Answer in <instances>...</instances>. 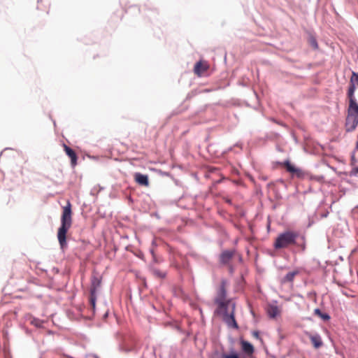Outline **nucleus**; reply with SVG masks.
Returning a JSON list of instances; mask_svg holds the SVG:
<instances>
[{"instance_id": "nucleus-1", "label": "nucleus", "mask_w": 358, "mask_h": 358, "mask_svg": "<svg viewBox=\"0 0 358 358\" xmlns=\"http://www.w3.org/2000/svg\"><path fill=\"white\" fill-rule=\"evenodd\" d=\"M227 282L226 280H222L220 286L217 290V296L215 299V303L218 306L220 311L224 315V320L229 326L234 328H238V324L235 320L234 311L235 303L231 299H227Z\"/></svg>"}, {"instance_id": "nucleus-2", "label": "nucleus", "mask_w": 358, "mask_h": 358, "mask_svg": "<svg viewBox=\"0 0 358 358\" xmlns=\"http://www.w3.org/2000/svg\"><path fill=\"white\" fill-rule=\"evenodd\" d=\"M72 225V211L71 204L67 202L66 206L63 207L62 215L61 217V225L57 231V239L62 250L67 247L66 234Z\"/></svg>"}, {"instance_id": "nucleus-3", "label": "nucleus", "mask_w": 358, "mask_h": 358, "mask_svg": "<svg viewBox=\"0 0 358 358\" xmlns=\"http://www.w3.org/2000/svg\"><path fill=\"white\" fill-rule=\"evenodd\" d=\"M299 234L296 231L287 230L278 235L273 243L275 250L288 248L292 245H296V239Z\"/></svg>"}, {"instance_id": "nucleus-4", "label": "nucleus", "mask_w": 358, "mask_h": 358, "mask_svg": "<svg viewBox=\"0 0 358 358\" xmlns=\"http://www.w3.org/2000/svg\"><path fill=\"white\" fill-rule=\"evenodd\" d=\"M358 126V103H348L345 127L348 132L355 130Z\"/></svg>"}, {"instance_id": "nucleus-5", "label": "nucleus", "mask_w": 358, "mask_h": 358, "mask_svg": "<svg viewBox=\"0 0 358 358\" xmlns=\"http://www.w3.org/2000/svg\"><path fill=\"white\" fill-rule=\"evenodd\" d=\"M101 285V278L97 275H93L91 278V283L90 288V304L93 310H95L96 292Z\"/></svg>"}, {"instance_id": "nucleus-6", "label": "nucleus", "mask_w": 358, "mask_h": 358, "mask_svg": "<svg viewBox=\"0 0 358 358\" xmlns=\"http://www.w3.org/2000/svg\"><path fill=\"white\" fill-rule=\"evenodd\" d=\"M282 165L285 167L286 170L292 175L293 177L296 176L299 178H303V171L301 169L295 167L289 161L284 162Z\"/></svg>"}, {"instance_id": "nucleus-7", "label": "nucleus", "mask_w": 358, "mask_h": 358, "mask_svg": "<svg viewBox=\"0 0 358 358\" xmlns=\"http://www.w3.org/2000/svg\"><path fill=\"white\" fill-rule=\"evenodd\" d=\"M209 64L206 61L200 60L196 62L194 67V73L201 77L209 69Z\"/></svg>"}, {"instance_id": "nucleus-8", "label": "nucleus", "mask_w": 358, "mask_h": 358, "mask_svg": "<svg viewBox=\"0 0 358 358\" xmlns=\"http://www.w3.org/2000/svg\"><path fill=\"white\" fill-rule=\"evenodd\" d=\"M64 150L66 152V154L69 156V157L71 159V164L72 166H75L77 164V159L78 157L76 153V152L67 146L66 144L63 145Z\"/></svg>"}, {"instance_id": "nucleus-9", "label": "nucleus", "mask_w": 358, "mask_h": 358, "mask_svg": "<svg viewBox=\"0 0 358 358\" xmlns=\"http://www.w3.org/2000/svg\"><path fill=\"white\" fill-rule=\"evenodd\" d=\"M234 252L225 250L222 252L220 256V261L222 264H227L234 257Z\"/></svg>"}, {"instance_id": "nucleus-10", "label": "nucleus", "mask_w": 358, "mask_h": 358, "mask_svg": "<svg viewBox=\"0 0 358 358\" xmlns=\"http://www.w3.org/2000/svg\"><path fill=\"white\" fill-rule=\"evenodd\" d=\"M135 181L143 186L148 187L149 186V180L148 176L147 175H143L140 173H136L134 176Z\"/></svg>"}, {"instance_id": "nucleus-11", "label": "nucleus", "mask_w": 358, "mask_h": 358, "mask_svg": "<svg viewBox=\"0 0 358 358\" xmlns=\"http://www.w3.org/2000/svg\"><path fill=\"white\" fill-rule=\"evenodd\" d=\"M355 86L356 85L354 83L350 82V85L347 93L348 103H357V101L355 96V92L356 89Z\"/></svg>"}, {"instance_id": "nucleus-12", "label": "nucleus", "mask_w": 358, "mask_h": 358, "mask_svg": "<svg viewBox=\"0 0 358 358\" xmlns=\"http://www.w3.org/2000/svg\"><path fill=\"white\" fill-rule=\"evenodd\" d=\"M355 86L356 85L354 83L350 82V85L347 93L348 103H357V101L355 96V92L356 89Z\"/></svg>"}, {"instance_id": "nucleus-13", "label": "nucleus", "mask_w": 358, "mask_h": 358, "mask_svg": "<svg viewBox=\"0 0 358 358\" xmlns=\"http://www.w3.org/2000/svg\"><path fill=\"white\" fill-rule=\"evenodd\" d=\"M308 337L315 348H319L323 345V342L320 335L308 334Z\"/></svg>"}, {"instance_id": "nucleus-14", "label": "nucleus", "mask_w": 358, "mask_h": 358, "mask_svg": "<svg viewBox=\"0 0 358 358\" xmlns=\"http://www.w3.org/2000/svg\"><path fill=\"white\" fill-rule=\"evenodd\" d=\"M242 350L248 355H252L254 352L253 345L248 341H241V342Z\"/></svg>"}, {"instance_id": "nucleus-15", "label": "nucleus", "mask_w": 358, "mask_h": 358, "mask_svg": "<svg viewBox=\"0 0 358 358\" xmlns=\"http://www.w3.org/2000/svg\"><path fill=\"white\" fill-rule=\"evenodd\" d=\"M299 273V271L295 270L291 272H289L281 279V283H287V282H292L295 276Z\"/></svg>"}, {"instance_id": "nucleus-16", "label": "nucleus", "mask_w": 358, "mask_h": 358, "mask_svg": "<svg viewBox=\"0 0 358 358\" xmlns=\"http://www.w3.org/2000/svg\"><path fill=\"white\" fill-rule=\"evenodd\" d=\"M211 358H237V357H236V352H232L231 354L227 355L224 352H220L218 351H216L212 355Z\"/></svg>"}, {"instance_id": "nucleus-17", "label": "nucleus", "mask_w": 358, "mask_h": 358, "mask_svg": "<svg viewBox=\"0 0 358 358\" xmlns=\"http://www.w3.org/2000/svg\"><path fill=\"white\" fill-rule=\"evenodd\" d=\"M268 315L271 318H275L280 313L279 308L276 306H269L267 310Z\"/></svg>"}, {"instance_id": "nucleus-18", "label": "nucleus", "mask_w": 358, "mask_h": 358, "mask_svg": "<svg viewBox=\"0 0 358 358\" xmlns=\"http://www.w3.org/2000/svg\"><path fill=\"white\" fill-rule=\"evenodd\" d=\"M152 273L157 278H164L166 276V273L160 271L158 268H151Z\"/></svg>"}, {"instance_id": "nucleus-19", "label": "nucleus", "mask_w": 358, "mask_h": 358, "mask_svg": "<svg viewBox=\"0 0 358 358\" xmlns=\"http://www.w3.org/2000/svg\"><path fill=\"white\" fill-rule=\"evenodd\" d=\"M31 324L36 327H42L43 322L37 318H33L31 321Z\"/></svg>"}, {"instance_id": "nucleus-20", "label": "nucleus", "mask_w": 358, "mask_h": 358, "mask_svg": "<svg viewBox=\"0 0 358 358\" xmlns=\"http://www.w3.org/2000/svg\"><path fill=\"white\" fill-rule=\"evenodd\" d=\"M350 81V83H354L355 85H358V73L352 72V77Z\"/></svg>"}, {"instance_id": "nucleus-21", "label": "nucleus", "mask_w": 358, "mask_h": 358, "mask_svg": "<svg viewBox=\"0 0 358 358\" xmlns=\"http://www.w3.org/2000/svg\"><path fill=\"white\" fill-rule=\"evenodd\" d=\"M310 44L314 49L318 48V44L316 39L314 37H311L309 40Z\"/></svg>"}, {"instance_id": "nucleus-22", "label": "nucleus", "mask_w": 358, "mask_h": 358, "mask_svg": "<svg viewBox=\"0 0 358 358\" xmlns=\"http://www.w3.org/2000/svg\"><path fill=\"white\" fill-rule=\"evenodd\" d=\"M297 245H298L299 247H300V248H301V250L302 251H304V250H306V243H305V241H303V242L302 243H301V244H298Z\"/></svg>"}, {"instance_id": "nucleus-23", "label": "nucleus", "mask_w": 358, "mask_h": 358, "mask_svg": "<svg viewBox=\"0 0 358 358\" xmlns=\"http://www.w3.org/2000/svg\"><path fill=\"white\" fill-rule=\"evenodd\" d=\"M352 174L354 175V176H357L358 175V166L352 169Z\"/></svg>"}, {"instance_id": "nucleus-24", "label": "nucleus", "mask_w": 358, "mask_h": 358, "mask_svg": "<svg viewBox=\"0 0 358 358\" xmlns=\"http://www.w3.org/2000/svg\"><path fill=\"white\" fill-rule=\"evenodd\" d=\"M314 312H315V315H317L318 316H322V313L321 310L319 308L315 309Z\"/></svg>"}, {"instance_id": "nucleus-25", "label": "nucleus", "mask_w": 358, "mask_h": 358, "mask_svg": "<svg viewBox=\"0 0 358 358\" xmlns=\"http://www.w3.org/2000/svg\"><path fill=\"white\" fill-rule=\"evenodd\" d=\"M252 336L256 338H259V333L258 331H253Z\"/></svg>"}, {"instance_id": "nucleus-26", "label": "nucleus", "mask_w": 358, "mask_h": 358, "mask_svg": "<svg viewBox=\"0 0 358 358\" xmlns=\"http://www.w3.org/2000/svg\"><path fill=\"white\" fill-rule=\"evenodd\" d=\"M320 317L324 320L329 319V316L327 314H322V316H320Z\"/></svg>"}, {"instance_id": "nucleus-27", "label": "nucleus", "mask_w": 358, "mask_h": 358, "mask_svg": "<svg viewBox=\"0 0 358 358\" xmlns=\"http://www.w3.org/2000/svg\"><path fill=\"white\" fill-rule=\"evenodd\" d=\"M226 201L229 203H231V200L230 199H226Z\"/></svg>"}, {"instance_id": "nucleus-28", "label": "nucleus", "mask_w": 358, "mask_h": 358, "mask_svg": "<svg viewBox=\"0 0 358 358\" xmlns=\"http://www.w3.org/2000/svg\"><path fill=\"white\" fill-rule=\"evenodd\" d=\"M40 2H42V0H40V1H38V7L39 6Z\"/></svg>"}, {"instance_id": "nucleus-29", "label": "nucleus", "mask_w": 358, "mask_h": 358, "mask_svg": "<svg viewBox=\"0 0 358 358\" xmlns=\"http://www.w3.org/2000/svg\"><path fill=\"white\" fill-rule=\"evenodd\" d=\"M40 2H42V0H40V1H38V7L39 6Z\"/></svg>"}, {"instance_id": "nucleus-30", "label": "nucleus", "mask_w": 358, "mask_h": 358, "mask_svg": "<svg viewBox=\"0 0 358 358\" xmlns=\"http://www.w3.org/2000/svg\"><path fill=\"white\" fill-rule=\"evenodd\" d=\"M236 357H237V358H240V357H239V355H238V353H237V352H236Z\"/></svg>"}, {"instance_id": "nucleus-31", "label": "nucleus", "mask_w": 358, "mask_h": 358, "mask_svg": "<svg viewBox=\"0 0 358 358\" xmlns=\"http://www.w3.org/2000/svg\"><path fill=\"white\" fill-rule=\"evenodd\" d=\"M352 160L354 161L355 160V157L354 156L352 157Z\"/></svg>"}, {"instance_id": "nucleus-32", "label": "nucleus", "mask_w": 358, "mask_h": 358, "mask_svg": "<svg viewBox=\"0 0 358 358\" xmlns=\"http://www.w3.org/2000/svg\"><path fill=\"white\" fill-rule=\"evenodd\" d=\"M358 358V357H357Z\"/></svg>"}]
</instances>
